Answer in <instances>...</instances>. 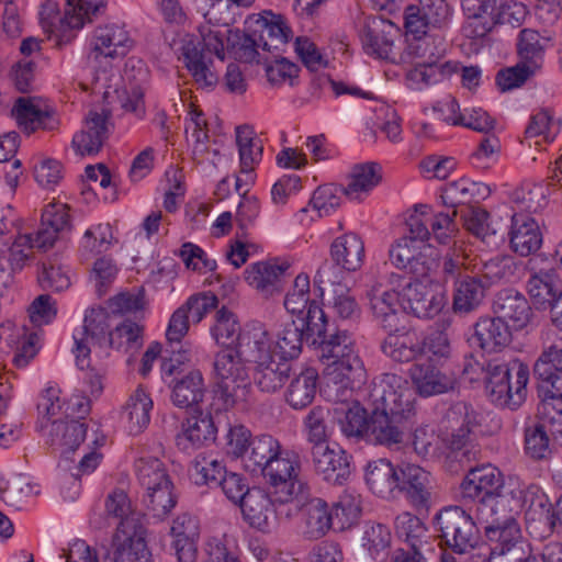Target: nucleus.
<instances>
[{
  "mask_svg": "<svg viewBox=\"0 0 562 562\" xmlns=\"http://www.w3.org/2000/svg\"><path fill=\"white\" fill-rule=\"evenodd\" d=\"M550 436L562 445V398H544L538 418L525 428V451L532 459H544L550 452Z\"/></svg>",
  "mask_w": 562,
  "mask_h": 562,
  "instance_id": "nucleus-7",
  "label": "nucleus"
},
{
  "mask_svg": "<svg viewBox=\"0 0 562 562\" xmlns=\"http://www.w3.org/2000/svg\"><path fill=\"white\" fill-rule=\"evenodd\" d=\"M104 505L106 515L120 520L117 532H130V530L143 526L140 519L133 512L131 499L123 490L112 491L106 496Z\"/></svg>",
  "mask_w": 562,
  "mask_h": 562,
  "instance_id": "nucleus-49",
  "label": "nucleus"
},
{
  "mask_svg": "<svg viewBox=\"0 0 562 562\" xmlns=\"http://www.w3.org/2000/svg\"><path fill=\"white\" fill-rule=\"evenodd\" d=\"M145 491L144 503L154 516L164 518L176 506L177 498L173 494L171 481Z\"/></svg>",
  "mask_w": 562,
  "mask_h": 562,
  "instance_id": "nucleus-61",
  "label": "nucleus"
},
{
  "mask_svg": "<svg viewBox=\"0 0 562 562\" xmlns=\"http://www.w3.org/2000/svg\"><path fill=\"white\" fill-rule=\"evenodd\" d=\"M226 473L221 461L205 456L198 457L190 470L191 479L199 485L218 486Z\"/></svg>",
  "mask_w": 562,
  "mask_h": 562,
  "instance_id": "nucleus-58",
  "label": "nucleus"
},
{
  "mask_svg": "<svg viewBox=\"0 0 562 562\" xmlns=\"http://www.w3.org/2000/svg\"><path fill=\"white\" fill-rule=\"evenodd\" d=\"M367 297L370 310L381 326L389 331H397L401 323V292L389 290L382 283L375 282L368 290Z\"/></svg>",
  "mask_w": 562,
  "mask_h": 562,
  "instance_id": "nucleus-25",
  "label": "nucleus"
},
{
  "mask_svg": "<svg viewBox=\"0 0 562 562\" xmlns=\"http://www.w3.org/2000/svg\"><path fill=\"white\" fill-rule=\"evenodd\" d=\"M497 0H463L465 21L462 33L469 38L485 37L496 24Z\"/></svg>",
  "mask_w": 562,
  "mask_h": 562,
  "instance_id": "nucleus-26",
  "label": "nucleus"
},
{
  "mask_svg": "<svg viewBox=\"0 0 562 562\" xmlns=\"http://www.w3.org/2000/svg\"><path fill=\"white\" fill-rule=\"evenodd\" d=\"M109 314L102 308H90L87 311L83 321V336L81 338L75 337L76 361L80 369L89 368L90 347L89 341L103 347L106 345L109 336Z\"/></svg>",
  "mask_w": 562,
  "mask_h": 562,
  "instance_id": "nucleus-22",
  "label": "nucleus"
},
{
  "mask_svg": "<svg viewBox=\"0 0 562 562\" xmlns=\"http://www.w3.org/2000/svg\"><path fill=\"white\" fill-rule=\"evenodd\" d=\"M454 216L456 212L452 215L434 213L430 206L422 204L415 206L406 225L411 234L422 238L425 243L432 235L439 244L446 245L457 233Z\"/></svg>",
  "mask_w": 562,
  "mask_h": 562,
  "instance_id": "nucleus-16",
  "label": "nucleus"
},
{
  "mask_svg": "<svg viewBox=\"0 0 562 562\" xmlns=\"http://www.w3.org/2000/svg\"><path fill=\"white\" fill-rule=\"evenodd\" d=\"M431 252L430 245L408 232L392 244L389 258L395 268L407 271L413 278H426L437 268Z\"/></svg>",
  "mask_w": 562,
  "mask_h": 562,
  "instance_id": "nucleus-13",
  "label": "nucleus"
},
{
  "mask_svg": "<svg viewBox=\"0 0 562 562\" xmlns=\"http://www.w3.org/2000/svg\"><path fill=\"white\" fill-rule=\"evenodd\" d=\"M420 339L414 333L404 330L390 331L382 344V351L393 361L407 363L422 358Z\"/></svg>",
  "mask_w": 562,
  "mask_h": 562,
  "instance_id": "nucleus-42",
  "label": "nucleus"
},
{
  "mask_svg": "<svg viewBox=\"0 0 562 562\" xmlns=\"http://www.w3.org/2000/svg\"><path fill=\"white\" fill-rule=\"evenodd\" d=\"M114 540V562H150L151 554L146 543L144 526L130 532H116Z\"/></svg>",
  "mask_w": 562,
  "mask_h": 562,
  "instance_id": "nucleus-35",
  "label": "nucleus"
},
{
  "mask_svg": "<svg viewBox=\"0 0 562 562\" xmlns=\"http://www.w3.org/2000/svg\"><path fill=\"white\" fill-rule=\"evenodd\" d=\"M409 419L396 418L387 412L373 408L369 418L367 438L386 447L398 445L403 440V425Z\"/></svg>",
  "mask_w": 562,
  "mask_h": 562,
  "instance_id": "nucleus-32",
  "label": "nucleus"
},
{
  "mask_svg": "<svg viewBox=\"0 0 562 562\" xmlns=\"http://www.w3.org/2000/svg\"><path fill=\"white\" fill-rule=\"evenodd\" d=\"M514 504L510 512L525 510L529 520L539 521L554 529L562 520V508H553L547 495L536 485L525 488L517 487L510 491Z\"/></svg>",
  "mask_w": 562,
  "mask_h": 562,
  "instance_id": "nucleus-18",
  "label": "nucleus"
},
{
  "mask_svg": "<svg viewBox=\"0 0 562 562\" xmlns=\"http://www.w3.org/2000/svg\"><path fill=\"white\" fill-rule=\"evenodd\" d=\"M415 40L411 42L401 59L404 63H413L416 58L427 64H440L439 60L443 57L446 48L442 38L438 41L431 36H414Z\"/></svg>",
  "mask_w": 562,
  "mask_h": 562,
  "instance_id": "nucleus-52",
  "label": "nucleus"
},
{
  "mask_svg": "<svg viewBox=\"0 0 562 562\" xmlns=\"http://www.w3.org/2000/svg\"><path fill=\"white\" fill-rule=\"evenodd\" d=\"M535 375L546 390V398H562V334L549 331L544 348L535 363Z\"/></svg>",
  "mask_w": 562,
  "mask_h": 562,
  "instance_id": "nucleus-15",
  "label": "nucleus"
},
{
  "mask_svg": "<svg viewBox=\"0 0 562 562\" xmlns=\"http://www.w3.org/2000/svg\"><path fill=\"white\" fill-rule=\"evenodd\" d=\"M397 472V491L404 493L415 507L426 506L430 498L429 473L412 463L402 464Z\"/></svg>",
  "mask_w": 562,
  "mask_h": 562,
  "instance_id": "nucleus-31",
  "label": "nucleus"
},
{
  "mask_svg": "<svg viewBox=\"0 0 562 562\" xmlns=\"http://www.w3.org/2000/svg\"><path fill=\"white\" fill-rule=\"evenodd\" d=\"M312 305L323 308L315 302L310 300V278L305 273L297 274L294 279L292 289L288 292L284 297V307L292 314H303L304 324L306 325V316Z\"/></svg>",
  "mask_w": 562,
  "mask_h": 562,
  "instance_id": "nucleus-56",
  "label": "nucleus"
},
{
  "mask_svg": "<svg viewBox=\"0 0 562 562\" xmlns=\"http://www.w3.org/2000/svg\"><path fill=\"white\" fill-rule=\"evenodd\" d=\"M395 532L408 546L406 551H419L423 539L426 537V528L415 515L404 512L396 516L394 521Z\"/></svg>",
  "mask_w": 562,
  "mask_h": 562,
  "instance_id": "nucleus-53",
  "label": "nucleus"
},
{
  "mask_svg": "<svg viewBox=\"0 0 562 562\" xmlns=\"http://www.w3.org/2000/svg\"><path fill=\"white\" fill-rule=\"evenodd\" d=\"M542 233L535 218L522 213L512 216L509 243L512 250L522 257L535 254L541 248Z\"/></svg>",
  "mask_w": 562,
  "mask_h": 562,
  "instance_id": "nucleus-28",
  "label": "nucleus"
},
{
  "mask_svg": "<svg viewBox=\"0 0 562 562\" xmlns=\"http://www.w3.org/2000/svg\"><path fill=\"white\" fill-rule=\"evenodd\" d=\"M493 310L502 322H512L516 329L524 328L531 316V308L526 297L513 291L498 293Z\"/></svg>",
  "mask_w": 562,
  "mask_h": 562,
  "instance_id": "nucleus-38",
  "label": "nucleus"
},
{
  "mask_svg": "<svg viewBox=\"0 0 562 562\" xmlns=\"http://www.w3.org/2000/svg\"><path fill=\"white\" fill-rule=\"evenodd\" d=\"M236 143L239 148L241 172L249 175L261 159L262 147L255 138L254 131L246 125L236 128Z\"/></svg>",
  "mask_w": 562,
  "mask_h": 562,
  "instance_id": "nucleus-55",
  "label": "nucleus"
},
{
  "mask_svg": "<svg viewBox=\"0 0 562 562\" xmlns=\"http://www.w3.org/2000/svg\"><path fill=\"white\" fill-rule=\"evenodd\" d=\"M528 378V367L519 361L486 363L485 387L491 400L499 406L517 408L525 400Z\"/></svg>",
  "mask_w": 562,
  "mask_h": 562,
  "instance_id": "nucleus-6",
  "label": "nucleus"
},
{
  "mask_svg": "<svg viewBox=\"0 0 562 562\" xmlns=\"http://www.w3.org/2000/svg\"><path fill=\"white\" fill-rule=\"evenodd\" d=\"M327 317L318 306L312 305L306 316V335L318 346V357L327 361L323 374L326 396L336 403L352 400L356 384L362 383L366 369L355 341L347 331L327 336Z\"/></svg>",
  "mask_w": 562,
  "mask_h": 562,
  "instance_id": "nucleus-1",
  "label": "nucleus"
},
{
  "mask_svg": "<svg viewBox=\"0 0 562 562\" xmlns=\"http://www.w3.org/2000/svg\"><path fill=\"white\" fill-rule=\"evenodd\" d=\"M366 482L373 494L391 499L398 487L397 469L386 459L369 462L366 469Z\"/></svg>",
  "mask_w": 562,
  "mask_h": 562,
  "instance_id": "nucleus-36",
  "label": "nucleus"
},
{
  "mask_svg": "<svg viewBox=\"0 0 562 562\" xmlns=\"http://www.w3.org/2000/svg\"><path fill=\"white\" fill-rule=\"evenodd\" d=\"M41 432L49 440L50 445L57 446L61 453L67 456L83 441L86 427L75 419H54L52 424L42 423Z\"/></svg>",
  "mask_w": 562,
  "mask_h": 562,
  "instance_id": "nucleus-30",
  "label": "nucleus"
},
{
  "mask_svg": "<svg viewBox=\"0 0 562 562\" xmlns=\"http://www.w3.org/2000/svg\"><path fill=\"white\" fill-rule=\"evenodd\" d=\"M474 338L483 350L494 352L506 347L512 335L507 324L496 316L479 319L474 327Z\"/></svg>",
  "mask_w": 562,
  "mask_h": 562,
  "instance_id": "nucleus-43",
  "label": "nucleus"
},
{
  "mask_svg": "<svg viewBox=\"0 0 562 562\" xmlns=\"http://www.w3.org/2000/svg\"><path fill=\"white\" fill-rule=\"evenodd\" d=\"M361 512V496L355 492L346 491L334 505L333 518L340 529H345L359 520Z\"/></svg>",
  "mask_w": 562,
  "mask_h": 562,
  "instance_id": "nucleus-60",
  "label": "nucleus"
},
{
  "mask_svg": "<svg viewBox=\"0 0 562 562\" xmlns=\"http://www.w3.org/2000/svg\"><path fill=\"white\" fill-rule=\"evenodd\" d=\"M549 190L543 184H525L515 190L513 201L521 211L538 213L549 203Z\"/></svg>",
  "mask_w": 562,
  "mask_h": 562,
  "instance_id": "nucleus-63",
  "label": "nucleus"
},
{
  "mask_svg": "<svg viewBox=\"0 0 562 562\" xmlns=\"http://www.w3.org/2000/svg\"><path fill=\"white\" fill-rule=\"evenodd\" d=\"M272 346V337L267 327L255 322V331L246 337L243 351L247 361L254 364L255 384L267 394L282 390L292 372L291 362L277 357Z\"/></svg>",
  "mask_w": 562,
  "mask_h": 562,
  "instance_id": "nucleus-5",
  "label": "nucleus"
},
{
  "mask_svg": "<svg viewBox=\"0 0 562 562\" xmlns=\"http://www.w3.org/2000/svg\"><path fill=\"white\" fill-rule=\"evenodd\" d=\"M329 409L315 406L304 418L307 441L312 445L327 442L333 432Z\"/></svg>",
  "mask_w": 562,
  "mask_h": 562,
  "instance_id": "nucleus-54",
  "label": "nucleus"
},
{
  "mask_svg": "<svg viewBox=\"0 0 562 562\" xmlns=\"http://www.w3.org/2000/svg\"><path fill=\"white\" fill-rule=\"evenodd\" d=\"M311 453L316 472L325 480L337 479L347 472V457L339 447L330 446L327 441L312 446Z\"/></svg>",
  "mask_w": 562,
  "mask_h": 562,
  "instance_id": "nucleus-39",
  "label": "nucleus"
},
{
  "mask_svg": "<svg viewBox=\"0 0 562 562\" xmlns=\"http://www.w3.org/2000/svg\"><path fill=\"white\" fill-rule=\"evenodd\" d=\"M477 519L492 544L521 548L522 533L513 512H507L504 499L477 507Z\"/></svg>",
  "mask_w": 562,
  "mask_h": 562,
  "instance_id": "nucleus-14",
  "label": "nucleus"
},
{
  "mask_svg": "<svg viewBox=\"0 0 562 562\" xmlns=\"http://www.w3.org/2000/svg\"><path fill=\"white\" fill-rule=\"evenodd\" d=\"M135 471L139 484L145 490H153V486L170 481L164 463L154 457L139 458L135 463Z\"/></svg>",
  "mask_w": 562,
  "mask_h": 562,
  "instance_id": "nucleus-62",
  "label": "nucleus"
},
{
  "mask_svg": "<svg viewBox=\"0 0 562 562\" xmlns=\"http://www.w3.org/2000/svg\"><path fill=\"white\" fill-rule=\"evenodd\" d=\"M409 378L416 392L423 397L447 393L456 385L454 375L447 372L440 363L416 362L409 368Z\"/></svg>",
  "mask_w": 562,
  "mask_h": 562,
  "instance_id": "nucleus-21",
  "label": "nucleus"
},
{
  "mask_svg": "<svg viewBox=\"0 0 562 562\" xmlns=\"http://www.w3.org/2000/svg\"><path fill=\"white\" fill-rule=\"evenodd\" d=\"M244 467L250 472L260 471L274 499L281 504L306 497L307 483L300 479L299 456L284 449L280 441L270 435L252 439L250 450L244 457Z\"/></svg>",
  "mask_w": 562,
  "mask_h": 562,
  "instance_id": "nucleus-2",
  "label": "nucleus"
},
{
  "mask_svg": "<svg viewBox=\"0 0 562 562\" xmlns=\"http://www.w3.org/2000/svg\"><path fill=\"white\" fill-rule=\"evenodd\" d=\"M288 504H295L296 508L303 510L304 532L308 538L319 539L330 529L334 518L328 505L322 498L312 497L308 485L305 498L291 501Z\"/></svg>",
  "mask_w": 562,
  "mask_h": 562,
  "instance_id": "nucleus-27",
  "label": "nucleus"
},
{
  "mask_svg": "<svg viewBox=\"0 0 562 562\" xmlns=\"http://www.w3.org/2000/svg\"><path fill=\"white\" fill-rule=\"evenodd\" d=\"M381 176L374 164H364L353 167L348 177L346 187L342 192L350 200H361L374 187L379 184Z\"/></svg>",
  "mask_w": 562,
  "mask_h": 562,
  "instance_id": "nucleus-50",
  "label": "nucleus"
},
{
  "mask_svg": "<svg viewBox=\"0 0 562 562\" xmlns=\"http://www.w3.org/2000/svg\"><path fill=\"white\" fill-rule=\"evenodd\" d=\"M447 304L443 286L430 277L413 278L401 289L402 307L418 318L437 316Z\"/></svg>",
  "mask_w": 562,
  "mask_h": 562,
  "instance_id": "nucleus-10",
  "label": "nucleus"
},
{
  "mask_svg": "<svg viewBox=\"0 0 562 562\" xmlns=\"http://www.w3.org/2000/svg\"><path fill=\"white\" fill-rule=\"evenodd\" d=\"M276 504L279 502L274 499L270 490L265 492L261 488H251L240 505L244 519L250 527L261 532H270L278 522Z\"/></svg>",
  "mask_w": 562,
  "mask_h": 562,
  "instance_id": "nucleus-20",
  "label": "nucleus"
},
{
  "mask_svg": "<svg viewBox=\"0 0 562 562\" xmlns=\"http://www.w3.org/2000/svg\"><path fill=\"white\" fill-rule=\"evenodd\" d=\"M364 244L361 237L355 233H347L337 237L330 246V255L334 263L324 262L319 266L314 277L318 286L336 284L338 282L337 266L347 271H357L364 261Z\"/></svg>",
  "mask_w": 562,
  "mask_h": 562,
  "instance_id": "nucleus-12",
  "label": "nucleus"
},
{
  "mask_svg": "<svg viewBox=\"0 0 562 562\" xmlns=\"http://www.w3.org/2000/svg\"><path fill=\"white\" fill-rule=\"evenodd\" d=\"M318 373L313 368L303 370L295 376L286 391V402L294 409L308 406L317 392Z\"/></svg>",
  "mask_w": 562,
  "mask_h": 562,
  "instance_id": "nucleus-48",
  "label": "nucleus"
},
{
  "mask_svg": "<svg viewBox=\"0 0 562 562\" xmlns=\"http://www.w3.org/2000/svg\"><path fill=\"white\" fill-rule=\"evenodd\" d=\"M447 417L453 424L451 443L454 448L463 447L481 424L480 414L464 402H459L451 406Z\"/></svg>",
  "mask_w": 562,
  "mask_h": 562,
  "instance_id": "nucleus-45",
  "label": "nucleus"
},
{
  "mask_svg": "<svg viewBox=\"0 0 562 562\" xmlns=\"http://www.w3.org/2000/svg\"><path fill=\"white\" fill-rule=\"evenodd\" d=\"M257 23L261 25L260 41L268 52L278 50L288 43L292 31L282 14L266 10L258 14Z\"/></svg>",
  "mask_w": 562,
  "mask_h": 562,
  "instance_id": "nucleus-41",
  "label": "nucleus"
},
{
  "mask_svg": "<svg viewBox=\"0 0 562 562\" xmlns=\"http://www.w3.org/2000/svg\"><path fill=\"white\" fill-rule=\"evenodd\" d=\"M527 268V291L536 305L546 308L559 295L557 273L553 268L537 269L533 260H529Z\"/></svg>",
  "mask_w": 562,
  "mask_h": 562,
  "instance_id": "nucleus-37",
  "label": "nucleus"
},
{
  "mask_svg": "<svg viewBox=\"0 0 562 562\" xmlns=\"http://www.w3.org/2000/svg\"><path fill=\"white\" fill-rule=\"evenodd\" d=\"M485 288L480 279L464 276L454 282L452 308L457 313L468 314L480 306Z\"/></svg>",
  "mask_w": 562,
  "mask_h": 562,
  "instance_id": "nucleus-46",
  "label": "nucleus"
},
{
  "mask_svg": "<svg viewBox=\"0 0 562 562\" xmlns=\"http://www.w3.org/2000/svg\"><path fill=\"white\" fill-rule=\"evenodd\" d=\"M206 392L203 374L200 370H191L177 379L172 386V403L180 408L199 405Z\"/></svg>",
  "mask_w": 562,
  "mask_h": 562,
  "instance_id": "nucleus-44",
  "label": "nucleus"
},
{
  "mask_svg": "<svg viewBox=\"0 0 562 562\" xmlns=\"http://www.w3.org/2000/svg\"><path fill=\"white\" fill-rule=\"evenodd\" d=\"M254 331L255 323L247 324L239 334L235 348L227 347L215 353L212 370L213 397L210 412L221 413L247 403L251 393V380L243 345L246 337Z\"/></svg>",
  "mask_w": 562,
  "mask_h": 562,
  "instance_id": "nucleus-3",
  "label": "nucleus"
},
{
  "mask_svg": "<svg viewBox=\"0 0 562 562\" xmlns=\"http://www.w3.org/2000/svg\"><path fill=\"white\" fill-rule=\"evenodd\" d=\"M435 520L441 538L454 552L467 553L480 543L476 522L461 507H446L436 515Z\"/></svg>",
  "mask_w": 562,
  "mask_h": 562,
  "instance_id": "nucleus-11",
  "label": "nucleus"
},
{
  "mask_svg": "<svg viewBox=\"0 0 562 562\" xmlns=\"http://www.w3.org/2000/svg\"><path fill=\"white\" fill-rule=\"evenodd\" d=\"M204 18L207 24L199 27L201 42L196 43L191 34H182L170 46L182 55L188 70L200 87L213 88L218 82V75L209 55L224 60L225 41L231 30L226 23H218L213 10H209Z\"/></svg>",
  "mask_w": 562,
  "mask_h": 562,
  "instance_id": "nucleus-4",
  "label": "nucleus"
},
{
  "mask_svg": "<svg viewBox=\"0 0 562 562\" xmlns=\"http://www.w3.org/2000/svg\"><path fill=\"white\" fill-rule=\"evenodd\" d=\"M110 112L105 109L90 110L83 128L75 134L72 147L80 156L99 153L109 133Z\"/></svg>",
  "mask_w": 562,
  "mask_h": 562,
  "instance_id": "nucleus-24",
  "label": "nucleus"
},
{
  "mask_svg": "<svg viewBox=\"0 0 562 562\" xmlns=\"http://www.w3.org/2000/svg\"><path fill=\"white\" fill-rule=\"evenodd\" d=\"M456 71V65L451 63L427 64L418 61L405 74V81L408 88L420 90L429 85L437 83Z\"/></svg>",
  "mask_w": 562,
  "mask_h": 562,
  "instance_id": "nucleus-47",
  "label": "nucleus"
},
{
  "mask_svg": "<svg viewBox=\"0 0 562 562\" xmlns=\"http://www.w3.org/2000/svg\"><path fill=\"white\" fill-rule=\"evenodd\" d=\"M153 401L144 389H136L122 408V419L130 434H140L150 422Z\"/></svg>",
  "mask_w": 562,
  "mask_h": 562,
  "instance_id": "nucleus-40",
  "label": "nucleus"
},
{
  "mask_svg": "<svg viewBox=\"0 0 562 562\" xmlns=\"http://www.w3.org/2000/svg\"><path fill=\"white\" fill-rule=\"evenodd\" d=\"M546 43L547 38L541 36L536 30H521L517 43L519 61L538 72L543 64Z\"/></svg>",
  "mask_w": 562,
  "mask_h": 562,
  "instance_id": "nucleus-51",
  "label": "nucleus"
},
{
  "mask_svg": "<svg viewBox=\"0 0 562 562\" xmlns=\"http://www.w3.org/2000/svg\"><path fill=\"white\" fill-rule=\"evenodd\" d=\"M171 535L175 538L178 561L194 562L195 542L200 537L199 520L188 513L178 515L172 522Z\"/></svg>",
  "mask_w": 562,
  "mask_h": 562,
  "instance_id": "nucleus-33",
  "label": "nucleus"
},
{
  "mask_svg": "<svg viewBox=\"0 0 562 562\" xmlns=\"http://www.w3.org/2000/svg\"><path fill=\"white\" fill-rule=\"evenodd\" d=\"M273 353L277 357L290 361V359L296 358L302 349L303 344V329L294 324V322L288 323L278 333L277 340L272 339Z\"/></svg>",
  "mask_w": 562,
  "mask_h": 562,
  "instance_id": "nucleus-57",
  "label": "nucleus"
},
{
  "mask_svg": "<svg viewBox=\"0 0 562 562\" xmlns=\"http://www.w3.org/2000/svg\"><path fill=\"white\" fill-rule=\"evenodd\" d=\"M369 401L374 409L392 414L396 418L415 415V395L408 381L394 373H385L371 383Z\"/></svg>",
  "mask_w": 562,
  "mask_h": 562,
  "instance_id": "nucleus-8",
  "label": "nucleus"
},
{
  "mask_svg": "<svg viewBox=\"0 0 562 562\" xmlns=\"http://www.w3.org/2000/svg\"><path fill=\"white\" fill-rule=\"evenodd\" d=\"M104 5L105 0H68L64 18H58L57 15L50 20L43 18V25L50 32H54V29H58L61 32L79 30Z\"/></svg>",
  "mask_w": 562,
  "mask_h": 562,
  "instance_id": "nucleus-29",
  "label": "nucleus"
},
{
  "mask_svg": "<svg viewBox=\"0 0 562 562\" xmlns=\"http://www.w3.org/2000/svg\"><path fill=\"white\" fill-rule=\"evenodd\" d=\"M504 477L498 469L490 464L471 469L461 483V495L463 498L480 502V506L491 504L494 501L507 497L502 494Z\"/></svg>",
  "mask_w": 562,
  "mask_h": 562,
  "instance_id": "nucleus-17",
  "label": "nucleus"
},
{
  "mask_svg": "<svg viewBox=\"0 0 562 562\" xmlns=\"http://www.w3.org/2000/svg\"><path fill=\"white\" fill-rule=\"evenodd\" d=\"M132 44L130 34L123 25L108 23L95 29L92 38V55L98 63L105 61V66L94 72L95 83L100 85L101 88L110 87L114 69L108 59L125 56Z\"/></svg>",
  "mask_w": 562,
  "mask_h": 562,
  "instance_id": "nucleus-9",
  "label": "nucleus"
},
{
  "mask_svg": "<svg viewBox=\"0 0 562 562\" xmlns=\"http://www.w3.org/2000/svg\"><path fill=\"white\" fill-rule=\"evenodd\" d=\"M418 5L405 10V29L414 36L426 35L429 29H443L450 20L451 10L446 0H419Z\"/></svg>",
  "mask_w": 562,
  "mask_h": 562,
  "instance_id": "nucleus-19",
  "label": "nucleus"
},
{
  "mask_svg": "<svg viewBox=\"0 0 562 562\" xmlns=\"http://www.w3.org/2000/svg\"><path fill=\"white\" fill-rule=\"evenodd\" d=\"M12 115L27 134L38 128L53 131L59 124L55 111L45 102L34 98H19L12 109Z\"/></svg>",
  "mask_w": 562,
  "mask_h": 562,
  "instance_id": "nucleus-23",
  "label": "nucleus"
},
{
  "mask_svg": "<svg viewBox=\"0 0 562 562\" xmlns=\"http://www.w3.org/2000/svg\"><path fill=\"white\" fill-rule=\"evenodd\" d=\"M345 416L339 420L342 434L349 438L367 437L369 419L367 411L357 402L350 401Z\"/></svg>",
  "mask_w": 562,
  "mask_h": 562,
  "instance_id": "nucleus-64",
  "label": "nucleus"
},
{
  "mask_svg": "<svg viewBox=\"0 0 562 562\" xmlns=\"http://www.w3.org/2000/svg\"><path fill=\"white\" fill-rule=\"evenodd\" d=\"M289 269L286 262L260 261L249 266L245 271V279L265 296H271L280 291V281Z\"/></svg>",
  "mask_w": 562,
  "mask_h": 562,
  "instance_id": "nucleus-34",
  "label": "nucleus"
},
{
  "mask_svg": "<svg viewBox=\"0 0 562 562\" xmlns=\"http://www.w3.org/2000/svg\"><path fill=\"white\" fill-rule=\"evenodd\" d=\"M205 126L206 122L203 114L196 110L190 111L186 124V135L194 159L203 158L209 150L206 145L209 135Z\"/></svg>",
  "mask_w": 562,
  "mask_h": 562,
  "instance_id": "nucleus-59",
  "label": "nucleus"
}]
</instances>
